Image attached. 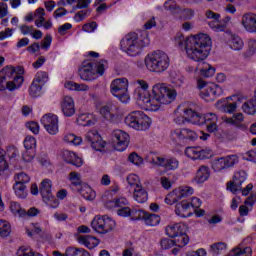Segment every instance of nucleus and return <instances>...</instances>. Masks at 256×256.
Wrapping results in <instances>:
<instances>
[{"label":"nucleus","instance_id":"obj_1","mask_svg":"<svg viewBox=\"0 0 256 256\" xmlns=\"http://www.w3.org/2000/svg\"><path fill=\"white\" fill-rule=\"evenodd\" d=\"M139 87L135 89L134 95L138 101L146 103L151 111H159L163 105H170L177 97L175 89L166 86L163 83L155 84L152 88V94L147 98V89L149 84L145 80H138Z\"/></svg>","mask_w":256,"mask_h":256},{"label":"nucleus","instance_id":"obj_2","mask_svg":"<svg viewBox=\"0 0 256 256\" xmlns=\"http://www.w3.org/2000/svg\"><path fill=\"white\" fill-rule=\"evenodd\" d=\"M211 37L207 34H197L188 37L185 42V51L189 59L201 63L209 57L211 53Z\"/></svg>","mask_w":256,"mask_h":256},{"label":"nucleus","instance_id":"obj_3","mask_svg":"<svg viewBox=\"0 0 256 256\" xmlns=\"http://www.w3.org/2000/svg\"><path fill=\"white\" fill-rule=\"evenodd\" d=\"M150 43L151 40H149V35L146 32L142 33L140 37L137 33L132 32L122 38L120 48L130 57H137V55H141L143 47H147Z\"/></svg>","mask_w":256,"mask_h":256},{"label":"nucleus","instance_id":"obj_4","mask_svg":"<svg viewBox=\"0 0 256 256\" xmlns=\"http://www.w3.org/2000/svg\"><path fill=\"white\" fill-rule=\"evenodd\" d=\"M108 67L109 65L107 60L102 59L98 62L86 60L82 62V65L78 70V74L83 81H95V79L105 75V70Z\"/></svg>","mask_w":256,"mask_h":256},{"label":"nucleus","instance_id":"obj_5","mask_svg":"<svg viewBox=\"0 0 256 256\" xmlns=\"http://www.w3.org/2000/svg\"><path fill=\"white\" fill-rule=\"evenodd\" d=\"M170 63L171 60L169 59V55L159 50L152 52L145 57L146 68L152 73H165V71L169 69Z\"/></svg>","mask_w":256,"mask_h":256},{"label":"nucleus","instance_id":"obj_6","mask_svg":"<svg viewBox=\"0 0 256 256\" xmlns=\"http://www.w3.org/2000/svg\"><path fill=\"white\" fill-rule=\"evenodd\" d=\"M124 121L128 127H131L136 131H147V129L151 127V118H149L143 111L131 112L126 116Z\"/></svg>","mask_w":256,"mask_h":256},{"label":"nucleus","instance_id":"obj_7","mask_svg":"<svg viewBox=\"0 0 256 256\" xmlns=\"http://www.w3.org/2000/svg\"><path fill=\"white\" fill-rule=\"evenodd\" d=\"M128 89L129 80H127V78L114 79L110 84V92L122 103H128L129 99H131Z\"/></svg>","mask_w":256,"mask_h":256},{"label":"nucleus","instance_id":"obj_8","mask_svg":"<svg viewBox=\"0 0 256 256\" xmlns=\"http://www.w3.org/2000/svg\"><path fill=\"white\" fill-rule=\"evenodd\" d=\"M39 192L42 199L50 209L59 207V200L53 195V182L50 179H44L39 186Z\"/></svg>","mask_w":256,"mask_h":256},{"label":"nucleus","instance_id":"obj_9","mask_svg":"<svg viewBox=\"0 0 256 256\" xmlns=\"http://www.w3.org/2000/svg\"><path fill=\"white\" fill-rule=\"evenodd\" d=\"M198 89H202L200 97L205 101H215L217 97L223 95V88L217 84L207 85L203 80H198Z\"/></svg>","mask_w":256,"mask_h":256},{"label":"nucleus","instance_id":"obj_10","mask_svg":"<svg viewBox=\"0 0 256 256\" xmlns=\"http://www.w3.org/2000/svg\"><path fill=\"white\" fill-rule=\"evenodd\" d=\"M91 227L96 233L105 235L115 229V221L108 216H96L91 222Z\"/></svg>","mask_w":256,"mask_h":256},{"label":"nucleus","instance_id":"obj_11","mask_svg":"<svg viewBox=\"0 0 256 256\" xmlns=\"http://www.w3.org/2000/svg\"><path fill=\"white\" fill-rule=\"evenodd\" d=\"M130 136L123 130H114L112 132V143L115 151H125L129 147Z\"/></svg>","mask_w":256,"mask_h":256},{"label":"nucleus","instance_id":"obj_12","mask_svg":"<svg viewBox=\"0 0 256 256\" xmlns=\"http://www.w3.org/2000/svg\"><path fill=\"white\" fill-rule=\"evenodd\" d=\"M237 163H239L238 155H228L226 157L215 159L212 164V169L219 172L224 169H230V167H235Z\"/></svg>","mask_w":256,"mask_h":256},{"label":"nucleus","instance_id":"obj_13","mask_svg":"<svg viewBox=\"0 0 256 256\" xmlns=\"http://www.w3.org/2000/svg\"><path fill=\"white\" fill-rule=\"evenodd\" d=\"M41 123L49 135H57L59 133V117L49 113L41 118Z\"/></svg>","mask_w":256,"mask_h":256},{"label":"nucleus","instance_id":"obj_14","mask_svg":"<svg viewBox=\"0 0 256 256\" xmlns=\"http://www.w3.org/2000/svg\"><path fill=\"white\" fill-rule=\"evenodd\" d=\"M247 181V172L240 170L236 172L233 176V180L227 183L228 191L231 193H237V191H241V186L243 183Z\"/></svg>","mask_w":256,"mask_h":256},{"label":"nucleus","instance_id":"obj_15","mask_svg":"<svg viewBox=\"0 0 256 256\" xmlns=\"http://www.w3.org/2000/svg\"><path fill=\"white\" fill-rule=\"evenodd\" d=\"M185 155L193 160L209 159L213 156V152L209 149H201V147H187L185 149Z\"/></svg>","mask_w":256,"mask_h":256},{"label":"nucleus","instance_id":"obj_16","mask_svg":"<svg viewBox=\"0 0 256 256\" xmlns=\"http://www.w3.org/2000/svg\"><path fill=\"white\" fill-rule=\"evenodd\" d=\"M152 163L164 167L166 171H175V169H179V160H177V158H163L156 156L152 159Z\"/></svg>","mask_w":256,"mask_h":256},{"label":"nucleus","instance_id":"obj_17","mask_svg":"<svg viewBox=\"0 0 256 256\" xmlns=\"http://www.w3.org/2000/svg\"><path fill=\"white\" fill-rule=\"evenodd\" d=\"M219 121V117L215 113H206L200 118L199 124L204 123L206 125V129L208 133H215L219 129L217 123Z\"/></svg>","mask_w":256,"mask_h":256},{"label":"nucleus","instance_id":"obj_18","mask_svg":"<svg viewBox=\"0 0 256 256\" xmlns=\"http://www.w3.org/2000/svg\"><path fill=\"white\" fill-rule=\"evenodd\" d=\"M187 226L183 223H172L166 227V235L171 239L179 237V235H185Z\"/></svg>","mask_w":256,"mask_h":256},{"label":"nucleus","instance_id":"obj_19","mask_svg":"<svg viewBox=\"0 0 256 256\" xmlns=\"http://www.w3.org/2000/svg\"><path fill=\"white\" fill-rule=\"evenodd\" d=\"M242 26L248 33H256V14L246 13L242 16Z\"/></svg>","mask_w":256,"mask_h":256},{"label":"nucleus","instance_id":"obj_20","mask_svg":"<svg viewBox=\"0 0 256 256\" xmlns=\"http://www.w3.org/2000/svg\"><path fill=\"white\" fill-rule=\"evenodd\" d=\"M61 109L65 117H73L75 115V101L70 96H65L61 102Z\"/></svg>","mask_w":256,"mask_h":256},{"label":"nucleus","instance_id":"obj_21","mask_svg":"<svg viewBox=\"0 0 256 256\" xmlns=\"http://www.w3.org/2000/svg\"><path fill=\"white\" fill-rule=\"evenodd\" d=\"M62 159L66 163H70L71 165H74V167H82L83 166V159L77 154H75L72 151L69 150H63L62 151Z\"/></svg>","mask_w":256,"mask_h":256},{"label":"nucleus","instance_id":"obj_22","mask_svg":"<svg viewBox=\"0 0 256 256\" xmlns=\"http://www.w3.org/2000/svg\"><path fill=\"white\" fill-rule=\"evenodd\" d=\"M189 209H191V204L187 201H182L178 204H176L175 213L178 217L187 218L191 217L193 213L189 212Z\"/></svg>","mask_w":256,"mask_h":256},{"label":"nucleus","instance_id":"obj_23","mask_svg":"<svg viewBox=\"0 0 256 256\" xmlns=\"http://www.w3.org/2000/svg\"><path fill=\"white\" fill-rule=\"evenodd\" d=\"M211 175V172L209 171V167L207 166H200L197 170L196 176L193 178V183L201 184L205 183L207 179H209V176Z\"/></svg>","mask_w":256,"mask_h":256},{"label":"nucleus","instance_id":"obj_24","mask_svg":"<svg viewBox=\"0 0 256 256\" xmlns=\"http://www.w3.org/2000/svg\"><path fill=\"white\" fill-rule=\"evenodd\" d=\"M78 243L85 245L87 249H95L99 245V239L91 235H81L78 237Z\"/></svg>","mask_w":256,"mask_h":256},{"label":"nucleus","instance_id":"obj_25","mask_svg":"<svg viewBox=\"0 0 256 256\" xmlns=\"http://www.w3.org/2000/svg\"><path fill=\"white\" fill-rule=\"evenodd\" d=\"M116 111L117 106H115L113 103H108L100 108L99 113L102 115V117H104V119L110 121V119L115 117Z\"/></svg>","mask_w":256,"mask_h":256},{"label":"nucleus","instance_id":"obj_26","mask_svg":"<svg viewBox=\"0 0 256 256\" xmlns=\"http://www.w3.org/2000/svg\"><path fill=\"white\" fill-rule=\"evenodd\" d=\"M133 198L137 203H147L149 193L143 186H137V188H134Z\"/></svg>","mask_w":256,"mask_h":256},{"label":"nucleus","instance_id":"obj_27","mask_svg":"<svg viewBox=\"0 0 256 256\" xmlns=\"http://www.w3.org/2000/svg\"><path fill=\"white\" fill-rule=\"evenodd\" d=\"M174 192L178 197V201H181V199H185V197H191V195L195 193V190L191 186H180L174 189Z\"/></svg>","mask_w":256,"mask_h":256},{"label":"nucleus","instance_id":"obj_28","mask_svg":"<svg viewBox=\"0 0 256 256\" xmlns=\"http://www.w3.org/2000/svg\"><path fill=\"white\" fill-rule=\"evenodd\" d=\"M124 205H129V200H127V198L124 197L116 198L114 200H108L105 203V207L107 209H117L119 207H124Z\"/></svg>","mask_w":256,"mask_h":256},{"label":"nucleus","instance_id":"obj_29","mask_svg":"<svg viewBox=\"0 0 256 256\" xmlns=\"http://www.w3.org/2000/svg\"><path fill=\"white\" fill-rule=\"evenodd\" d=\"M228 45L233 51H241V49H243V47L245 46V44L243 43V39L235 35L230 36Z\"/></svg>","mask_w":256,"mask_h":256},{"label":"nucleus","instance_id":"obj_30","mask_svg":"<svg viewBox=\"0 0 256 256\" xmlns=\"http://www.w3.org/2000/svg\"><path fill=\"white\" fill-rule=\"evenodd\" d=\"M143 221L145 225H148V227H156V225H159V223H161V217L157 214H151L149 212H146Z\"/></svg>","mask_w":256,"mask_h":256},{"label":"nucleus","instance_id":"obj_31","mask_svg":"<svg viewBox=\"0 0 256 256\" xmlns=\"http://www.w3.org/2000/svg\"><path fill=\"white\" fill-rule=\"evenodd\" d=\"M184 119L189 121V123H201V114L193 109H186L184 110Z\"/></svg>","mask_w":256,"mask_h":256},{"label":"nucleus","instance_id":"obj_32","mask_svg":"<svg viewBox=\"0 0 256 256\" xmlns=\"http://www.w3.org/2000/svg\"><path fill=\"white\" fill-rule=\"evenodd\" d=\"M76 191H78L82 195V197L86 199V201L95 200V197H96L95 191L87 185L80 187L79 190H76Z\"/></svg>","mask_w":256,"mask_h":256},{"label":"nucleus","instance_id":"obj_33","mask_svg":"<svg viewBox=\"0 0 256 256\" xmlns=\"http://www.w3.org/2000/svg\"><path fill=\"white\" fill-rule=\"evenodd\" d=\"M69 181L71 182L73 189H75L76 191H79V189L83 187V181H81V174L77 172H70Z\"/></svg>","mask_w":256,"mask_h":256},{"label":"nucleus","instance_id":"obj_34","mask_svg":"<svg viewBox=\"0 0 256 256\" xmlns=\"http://www.w3.org/2000/svg\"><path fill=\"white\" fill-rule=\"evenodd\" d=\"M25 78L21 75H16L12 81H8V91H16L21 88Z\"/></svg>","mask_w":256,"mask_h":256},{"label":"nucleus","instance_id":"obj_35","mask_svg":"<svg viewBox=\"0 0 256 256\" xmlns=\"http://www.w3.org/2000/svg\"><path fill=\"white\" fill-rule=\"evenodd\" d=\"M227 249V243L225 242H217L210 246V252L213 256L221 255L223 251Z\"/></svg>","mask_w":256,"mask_h":256},{"label":"nucleus","instance_id":"obj_36","mask_svg":"<svg viewBox=\"0 0 256 256\" xmlns=\"http://www.w3.org/2000/svg\"><path fill=\"white\" fill-rule=\"evenodd\" d=\"M13 189L19 199H25L27 197V186L25 184L15 183Z\"/></svg>","mask_w":256,"mask_h":256},{"label":"nucleus","instance_id":"obj_37","mask_svg":"<svg viewBox=\"0 0 256 256\" xmlns=\"http://www.w3.org/2000/svg\"><path fill=\"white\" fill-rule=\"evenodd\" d=\"M242 110L247 115H255L256 113V100H248L242 105Z\"/></svg>","mask_w":256,"mask_h":256},{"label":"nucleus","instance_id":"obj_38","mask_svg":"<svg viewBox=\"0 0 256 256\" xmlns=\"http://www.w3.org/2000/svg\"><path fill=\"white\" fill-rule=\"evenodd\" d=\"M202 65L203 67L200 68V74L202 77H213V75H215V67L205 62H203Z\"/></svg>","mask_w":256,"mask_h":256},{"label":"nucleus","instance_id":"obj_39","mask_svg":"<svg viewBox=\"0 0 256 256\" xmlns=\"http://www.w3.org/2000/svg\"><path fill=\"white\" fill-rule=\"evenodd\" d=\"M185 134H186L185 128L175 129L171 133V138L176 143H181V141H185Z\"/></svg>","mask_w":256,"mask_h":256},{"label":"nucleus","instance_id":"obj_40","mask_svg":"<svg viewBox=\"0 0 256 256\" xmlns=\"http://www.w3.org/2000/svg\"><path fill=\"white\" fill-rule=\"evenodd\" d=\"M145 214L146 212L141 209L131 208L130 210V218L132 219V221H143V219L145 218Z\"/></svg>","mask_w":256,"mask_h":256},{"label":"nucleus","instance_id":"obj_41","mask_svg":"<svg viewBox=\"0 0 256 256\" xmlns=\"http://www.w3.org/2000/svg\"><path fill=\"white\" fill-rule=\"evenodd\" d=\"M65 143H72V145H81L83 139L73 133L64 135Z\"/></svg>","mask_w":256,"mask_h":256},{"label":"nucleus","instance_id":"obj_42","mask_svg":"<svg viewBox=\"0 0 256 256\" xmlns=\"http://www.w3.org/2000/svg\"><path fill=\"white\" fill-rule=\"evenodd\" d=\"M34 81L40 85H45V83H47V81H49V74H47V72L45 71H39L36 73L35 77H34Z\"/></svg>","mask_w":256,"mask_h":256},{"label":"nucleus","instance_id":"obj_43","mask_svg":"<svg viewBox=\"0 0 256 256\" xmlns=\"http://www.w3.org/2000/svg\"><path fill=\"white\" fill-rule=\"evenodd\" d=\"M0 235L1 237H9L11 235V224L9 222L0 220Z\"/></svg>","mask_w":256,"mask_h":256},{"label":"nucleus","instance_id":"obj_44","mask_svg":"<svg viewBox=\"0 0 256 256\" xmlns=\"http://www.w3.org/2000/svg\"><path fill=\"white\" fill-rule=\"evenodd\" d=\"M100 136L101 135H99V132L97 130H90L85 135V141L87 143H90V145H93L95 141H99Z\"/></svg>","mask_w":256,"mask_h":256},{"label":"nucleus","instance_id":"obj_45","mask_svg":"<svg viewBox=\"0 0 256 256\" xmlns=\"http://www.w3.org/2000/svg\"><path fill=\"white\" fill-rule=\"evenodd\" d=\"M24 147L27 151H35L37 140L33 136H27L24 140Z\"/></svg>","mask_w":256,"mask_h":256},{"label":"nucleus","instance_id":"obj_46","mask_svg":"<svg viewBox=\"0 0 256 256\" xmlns=\"http://www.w3.org/2000/svg\"><path fill=\"white\" fill-rule=\"evenodd\" d=\"M164 9L166 11H171L172 13H179V11H181V7H179V5H177V2L173 0H167L164 3Z\"/></svg>","mask_w":256,"mask_h":256},{"label":"nucleus","instance_id":"obj_47","mask_svg":"<svg viewBox=\"0 0 256 256\" xmlns=\"http://www.w3.org/2000/svg\"><path fill=\"white\" fill-rule=\"evenodd\" d=\"M42 89L43 86L37 83L35 80H33L29 88V95H31L32 97H37V95L41 93Z\"/></svg>","mask_w":256,"mask_h":256},{"label":"nucleus","instance_id":"obj_48","mask_svg":"<svg viewBox=\"0 0 256 256\" xmlns=\"http://www.w3.org/2000/svg\"><path fill=\"white\" fill-rule=\"evenodd\" d=\"M68 255L70 256H91L87 250L83 248H73L69 247L68 248Z\"/></svg>","mask_w":256,"mask_h":256},{"label":"nucleus","instance_id":"obj_49","mask_svg":"<svg viewBox=\"0 0 256 256\" xmlns=\"http://www.w3.org/2000/svg\"><path fill=\"white\" fill-rule=\"evenodd\" d=\"M226 123H229L230 125H241L243 121H245V118L243 117V113H237L232 118H227Z\"/></svg>","mask_w":256,"mask_h":256},{"label":"nucleus","instance_id":"obj_50","mask_svg":"<svg viewBox=\"0 0 256 256\" xmlns=\"http://www.w3.org/2000/svg\"><path fill=\"white\" fill-rule=\"evenodd\" d=\"M127 182L130 185V187H134V189H137V187H143L141 181L139 180V176L135 174H130L127 177Z\"/></svg>","mask_w":256,"mask_h":256},{"label":"nucleus","instance_id":"obj_51","mask_svg":"<svg viewBox=\"0 0 256 256\" xmlns=\"http://www.w3.org/2000/svg\"><path fill=\"white\" fill-rule=\"evenodd\" d=\"M177 239L174 240V245L177 247H185L189 243V236L185 232L182 235L176 236Z\"/></svg>","mask_w":256,"mask_h":256},{"label":"nucleus","instance_id":"obj_52","mask_svg":"<svg viewBox=\"0 0 256 256\" xmlns=\"http://www.w3.org/2000/svg\"><path fill=\"white\" fill-rule=\"evenodd\" d=\"M209 27L214 29V31H225L227 29V24H223L219 21V19H214L209 22Z\"/></svg>","mask_w":256,"mask_h":256},{"label":"nucleus","instance_id":"obj_53","mask_svg":"<svg viewBox=\"0 0 256 256\" xmlns=\"http://www.w3.org/2000/svg\"><path fill=\"white\" fill-rule=\"evenodd\" d=\"M129 163H132L133 165H143V158L137 154V152H132L128 156Z\"/></svg>","mask_w":256,"mask_h":256},{"label":"nucleus","instance_id":"obj_54","mask_svg":"<svg viewBox=\"0 0 256 256\" xmlns=\"http://www.w3.org/2000/svg\"><path fill=\"white\" fill-rule=\"evenodd\" d=\"M7 169H9V163L5 160V151L0 150V175H3Z\"/></svg>","mask_w":256,"mask_h":256},{"label":"nucleus","instance_id":"obj_55","mask_svg":"<svg viewBox=\"0 0 256 256\" xmlns=\"http://www.w3.org/2000/svg\"><path fill=\"white\" fill-rule=\"evenodd\" d=\"M0 75L5 77V79H11L13 75H15V67L13 66H6L0 71Z\"/></svg>","mask_w":256,"mask_h":256},{"label":"nucleus","instance_id":"obj_56","mask_svg":"<svg viewBox=\"0 0 256 256\" xmlns=\"http://www.w3.org/2000/svg\"><path fill=\"white\" fill-rule=\"evenodd\" d=\"M15 181L16 183H20V185H25V183H29V181H31V177L25 174V172H21L15 176Z\"/></svg>","mask_w":256,"mask_h":256},{"label":"nucleus","instance_id":"obj_57","mask_svg":"<svg viewBox=\"0 0 256 256\" xmlns=\"http://www.w3.org/2000/svg\"><path fill=\"white\" fill-rule=\"evenodd\" d=\"M107 145V142H105L103 140V138H101V136H99V139L94 141L91 145L92 149H94L95 151H103V149H105V146Z\"/></svg>","mask_w":256,"mask_h":256},{"label":"nucleus","instance_id":"obj_58","mask_svg":"<svg viewBox=\"0 0 256 256\" xmlns=\"http://www.w3.org/2000/svg\"><path fill=\"white\" fill-rule=\"evenodd\" d=\"M164 201L167 205H175V203H177V201H179V198L177 197L175 190H173L172 192L167 194Z\"/></svg>","mask_w":256,"mask_h":256},{"label":"nucleus","instance_id":"obj_59","mask_svg":"<svg viewBox=\"0 0 256 256\" xmlns=\"http://www.w3.org/2000/svg\"><path fill=\"white\" fill-rule=\"evenodd\" d=\"M256 52V40H249L248 50L244 53L245 57H252Z\"/></svg>","mask_w":256,"mask_h":256},{"label":"nucleus","instance_id":"obj_60","mask_svg":"<svg viewBox=\"0 0 256 256\" xmlns=\"http://www.w3.org/2000/svg\"><path fill=\"white\" fill-rule=\"evenodd\" d=\"M78 125H82L83 127H87L90 125L91 119H89V114H80L77 118Z\"/></svg>","mask_w":256,"mask_h":256},{"label":"nucleus","instance_id":"obj_61","mask_svg":"<svg viewBox=\"0 0 256 256\" xmlns=\"http://www.w3.org/2000/svg\"><path fill=\"white\" fill-rule=\"evenodd\" d=\"M10 210L12 213H18V215L25 216V209H21V205L17 202H11Z\"/></svg>","mask_w":256,"mask_h":256},{"label":"nucleus","instance_id":"obj_62","mask_svg":"<svg viewBox=\"0 0 256 256\" xmlns=\"http://www.w3.org/2000/svg\"><path fill=\"white\" fill-rule=\"evenodd\" d=\"M4 154L6 157H9V159H15V157L19 155V150H17L15 146H9Z\"/></svg>","mask_w":256,"mask_h":256},{"label":"nucleus","instance_id":"obj_63","mask_svg":"<svg viewBox=\"0 0 256 256\" xmlns=\"http://www.w3.org/2000/svg\"><path fill=\"white\" fill-rule=\"evenodd\" d=\"M117 215L119 217H131V208L127 206L118 207Z\"/></svg>","mask_w":256,"mask_h":256},{"label":"nucleus","instance_id":"obj_64","mask_svg":"<svg viewBox=\"0 0 256 256\" xmlns=\"http://www.w3.org/2000/svg\"><path fill=\"white\" fill-rule=\"evenodd\" d=\"M160 245L162 249H171V247L175 246V241L169 238H162L160 240Z\"/></svg>","mask_w":256,"mask_h":256}]
</instances>
